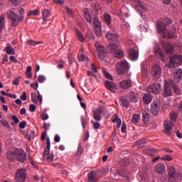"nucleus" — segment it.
<instances>
[{
    "instance_id": "obj_1",
    "label": "nucleus",
    "mask_w": 182,
    "mask_h": 182,
    "mask_svg": "<svg viewBox=\"0 0 182 182\" xmlns=\"http://www.w3.org/2000/svg\"><path fill=\"white\" fill-rule=\"evenodd\" d=\"M6 159L11 163L18 161L23 164L27 159L26 153L21 149H14L13 151H8Z\"/></svg>"
},
{
    "instance_id": "obj_2",
    "label": "nucleus",
    "mask_w": 182,
    "mask_h": 182,
    "mask_svg": "<svg viewBox=\"0 0 182 182\" xmlns=\"http://www.w3.org/2000/svg\"><path fill=\"white\" fill-rule=\"evenodd\" d=\"M7 16L11 21L12 27L17 26L23 21V16H18L13 9L7 11Z\"/></svg>"
},
{
    "instance_id": "obj_3",
    "label": "nucleus",
    "mask_w": 182,
    "mask_h": 182,
    "mask_svg": "<svg viewBox=\"0 0 182 182\" xmlns=\"http://www.w3.org/2000/svg\"><path fill=\"white\" fill-rule=\"evenodd\" d=\"M173 23L171 19L164 17L158 20L157 21V31L159 33H165L167 31V27Z\"/></svg>"
},
{
    "instance_id": "obj_4",
    "label": "nucleus",
    "mask_w": 182,
    "mask_h": 182,
    "mask_svg": "<svg viewBox=\"0 0 182 182\" xmlns=\"http://www.w3.org/2000/svg\"><path fill=\"white\" fill-rule=\"evenodd\" d=\"M46 144H47V146L43 151V160L46 161L48 163H51L54 160V155H53V153L50 152V140L49 138L46 139Z\"/></svg>"
},
{
    "instance_id": "obj_5",
    "label": "nucleus",
    "mask_w": 182,
    "mask_h": 182,
    "mask_svg": "<svg viewBox=\"0 0 182 182\" xmlns=\"http://www.w3.org/2000/svg\"><path fill=\"white\" fill-rule=\"evenodd\" d=\"M169 182H180L181 181L182 176L180 171H176L173 166L169 168L168 171Z\"/></svg>"
},
{
    "instance_id": "obj_6",
    "label": "nucleus",
    "mask_w": 182,
    "mask_h": 182,
    "mask_svg": "<svg viewBox=\"0 0 182 182\" xmlns=\"http://www.w3.org/2000/svg\"><path fill=\"white\" fill-rule=\"evenodd\" d=\"M27 177V171L25 168H19L15 174V182H24Z\"/></svg>"
},
{
    "instance_id": "obj_7",
    "label": "nucleus",
    "mask_w": 182,
    "mask_h": 182,
    "mask_svg": "<svg viewBox=\"0 0 182 182\" xmlns=\"http://www.w3.org/2000/svg\"><path fill=\"white\" fill-rule=\"evenodd\" d=\"M129 69V64L125 60L120 62L116 65V70L119 75H124Z\"/></svg>"
},
{
    "instance_id": "obj_8",
    "label": "nucleus",
    "mask_w": 182,
    "mask_h": 182,
    "mask_svg": "<svg viewBox=\"0 0 182 182\" xmlns=\"http://www.w3.org/2000/svg\"><path fill=\"white\" fill-rule=\"evenodd\" d=\"M182 63V56L175 55L170 59L169 68H174L181 65Z\"/></svg>"
},
{
    "instance_id": "obj_9",
    "label": "nucleus",
    "mask_w": 182,
    "mask_h": 182,
    "mask_svg": "<svg viewBox=\"0 0 182 182\" xmlns=\"http://www.w3.org/2000/svg\"><path fill=\"white\" fill-rule=\"evenodd\" d=\"M162 87L161 84H154L150 85L146 89V92L149 93H154L155 95L160 94L161 92Z\"/></svg>"
},
{
    "instance_id": "obj_10",
    "label": "nucleus",
    "mask_w": 182,
    "mask_h": 182,
    "mask_svg": "<svg viewBox=\"0 0 182 182\" xmlns=\"http://www.w3.org/2000/svg\"><path fill=\"white\" fill-rule=\"evenodd\" d=\"M95 47L97 50V55L100 60H103V59L105 57V48L100 45L99 43H95Z\"/></svg>"
},
{
    "instance_id": "obj_11",
    "label": "nucleus",
    "mask_w": 182,
    "mask_h": 182,
    "mask_svg": "<svg viewBox=\"0 0 182 182\" xmlns=\"http://www.w3.org/2000/svg\"><path fill=\"white\" fill-rule=\"evenodd\" d=\"M133 3L137 12L143 14L146 11V7L141 0H133Z\"/></svg>"
},
{
    "instance_id": "obj_12",
    "label": "nucleus",
    "mask_w": 182,
    "mask_h": 182,
    "mask_svg": "<svg viewBox=\"0 0 182 182\" xmlns=\"http://www.w3.org/2000/svg\"><path fill=\"white\" fill-rule=\"evenodd\" d=\"M133 82L131 80H124L119 82V87L123 90L129 89L132 87Z\"/></svg>"
},
{
    "instance_id": "obj_13",
    "label": "nucleus",
    "mask_w": 182,
    "mask_h": 182,
    "mask_svg": "<svg viewBox=\"0 0 182 182\" xmlns=\"http://www.w3.org/2000/svg\"><path fill=\"white\" fill-rule=\"evenodd\" d=\"M151 74L156 79H159L162 74V68L159 65L152 67Z\"/></svg>"
},
{
    "instance_id": "obj_14",
    "label": "nucleus",
    "mask_w": 182,
    "mask_h": 182,
    "mask_svg": "<svg viewBox=\"0 0 182 182\" xmlns=\"http://www.w3.org/2000/svg\"><path fill=\"white\" fill-rule=\"evenodd\" d=\"M173 95V92L171 91V84L170 83V80L168 82H165V85L164 88L163 95L164 97L171 96Z\"/></svg>"
},
{
    "instance_id": "obj_15",
    "label": "nucleus",
    "mask_w": 182,
    "mask_h": 182,
    "mask_svg": "<svg viewBox=\"0 0 182 182\" xmlns=\"http://www.w3.org/2000/svg\"><path fill=\"white\" fill-rule=\"evenodd\" d=\"M103 110V107L99 106L97 109L93 112V118L95 122H100Z\"/></svg>"
},
{
    "instance_id": "obj_16",
    "label": "nucleus",
    "mask_w": 182,
    "mask_h": 182,
    "mask_svg": "<svg viewBox=\"0 0 182 182\" xmlns=\"http://www.w3.org/2000/svg\"><path fill=\"white\" fill-rule=\"evenodd\" d=\"M106 39L109 42H117L118 41V36L115 34L114 31H107L105 35Z\"/></svg>"
},
{
    "instance_id": "obj_17",
    "label": "nucleus",
    "mask_w": 182,
    "mask_h": 182,
    "mask_svg": "<svg viewBox=\"0 0 182 182\" xmlns=\"http://www.w3.org/2000/svg\"><path fill=\"white\" fill-rule=\"evenodd\" d=\"M173 124L169 121L164 122V133H166L168 136H171V132H173Z\"/></svg>"
},
{
    "instance_id": "obj_18",
    "label": "nucleus",
    "mask_w": 182,
    "mask_h": 182,
    "mask_svg": "<svg viewBox=\"0 0 182 182\" xmlns=\"http://www.w3.org/2000/svg\"><path fill=\"white\" fill-rule=\"evenodd\" d=\"M105 84L106 88L108 89L109 91H111L113 93H114L115 90H117V85L113 82L106 80L105 82Z\"/></svg>"
},
{
    "instance_id": "obj_19",
    "label": "nucleus",
    "mask_w": 182,
    "mask_h": 182,
    "mask_svg": "<svg viewBox=\"0 0 182 182\" xmlns=\"http://www.w3.org/2000/svg\"><path fill=\"white\" fill-rule=\"evenodd\" d=\"M173 77L176 82H179L182 80V70L181 68H177L175 70L173 73Z\"/></svg>"
},
{
    "instance_id": "obj_20",
    "label": "nucleus",
    "mask_w": 182,
    "mask_h": 182,
    "mask_svg": "<svg viewBox=\"0 0 182 182\" xmlns=\"http://www.w3.org/2000/svg\"><path fill=\"white\" fill-rule=\"evenodd\" d=\"M129 58L132 60H136L139 58V53L134 49H129Z\"/></svg>"
},
{
    "instance_id": "obj_21",
    "label": "nucleus",
    "mask_w": 182,
    "mask_h": 182,
    "mask_svg": "<svg viewBox=\"0 0 182 182\" xmlns=\"http://www.w3.org/2000/svg\"><path fill=\"white\" fill-rule=\"evenodd\" d=\"M156 171L159 174H163L166 172V165L163 163L158 164L155 167Z\"/></svg>"
},
{
    "instance_id": "obj_22",
    "label": "nucleus",
    "mask_w": 182,
    "mask_h": 182,
    "mask_svg": "<svg viewBox=\"0 0 182 182\" xmlns=\"http://www.w3.org/2000/svg\"><path fill=\"white\" fill-rule=\"evenodd\" d=\"M170 83H171V89H173V93H175L176 95H181V90H180V88H178V86L176 85V83L174 82V81H173V80H170Z\"/></svg>"
},
{
    "instance_id": "obj_23",
    "label": "nucleus",
    "mask_w": 182,
    "mask_h": 182,
    "mask_svg": "<svg viewBox=\"0 0 182 182\" xmlns=\"http://www.w3.org/2000/svg\"><path fill=\"white\" fill-rule=\"evenodd\" d=\"M163 48L168 55L173 54V46L170 45V43H163Z\"/></svg>"
},
{
    "instance_id": "obj_24",
    "label": "nucleus",
    "mask_w": 182,
    "mask_h": 182,
    "mask_svg": "<svg viewBox=\"0 0 182 182\" xmlns=\"http://www.w3.org/2000/svg\"><path fill=\"white\" fill-rule=\"evenodd\" d=\"M151 110H152L153 114L155 116H157L159 111H160V109H161L159 103L154 102V103L151 104Z\"/></svg>"
},
{
    "instance_id": "obj_25",
    "label": "nucleus",
    "mask_w": 182,
    "mask_h": 182,
    "mask_svg": "<svg viewBox=\"0 0 182 182\" xmlns=\"http://www.w3.org/2000/svg\"><path fill=\"white\" fill-rule=\"evenodd\" d=\"M154 53L158 56L162 61L165 62V55L163 50L159 48H156Z\"/></svg>"
},
{
    "instance_id": "obj_26",
    "label": "nucleus",
    "mask_w": 182,
    "mask_h": 182,
    "mask_svg": "<svg viewBox=\"0 0 182 182\" xmlns=\"http://www.w3.org/2000/svg\"><path fill=\"white\" fill-rule=\"evenodd\" d=\"M129 97L132 102H138V95L136 94L134 92H129Z\"/></svg>"
},
{
    "instance_id": "obj_27",
    "label": "nucleus",
    "mask_w": 182,
    "mask_h": 182,
    "mask_svg": "<svg viewBox=\"0 0 182 182\" xmlns=\"http://www.w3.org/2000/svg\"><path fill=\"white\" fill-rule=\"evenodd\" d=\"M177 32V28L173 26L171 28V30L168 32V38H177V36H176V33Z\"/></svg>"
},
{
    "instance_id": "obj_28",
    "label": "nucleus",
    "mask_w": 182,
    "mask_h": 182,
    "mask_svg": "<svg viewBox=\"0 0 182 182\" xmlns=\"http://www.w3.org/2000/svg\"><path fill=\"white\" fill-rule=\"evenodd\" d=\"M103 17H104L105 23L107 25H110L111 23H112V16H111V15L108 13H105L103 14Z\"/></svg>"
},
{
    "instance_id": "obj_29",
    "label": "nucleus",
    "mask_w": 182,
    "mask_h": 182,
    "mask_svg": "<svg viewBox=\"0 0 182 182\" xmlns=\"http://www.w3.org/2000/svg\"><path fill=\"white\" fill-rule=\"evenodd\" d=\"M120 100L123 107L128 108L130 106L131 103L127 97H121Z\"/></svg>"
},
{
    "instance_id": "obj_30",
    "label": "nucleus",
    "mask_w": 182,
    "mask_h": 182,
    "mask_svg": "<svg viewBox=\"0 0 182 182\" xmlns=\"http://www.w3.org/2000/svg\"><path fill=\"white\" fill-rule=\"evenodd\" d=\"M119 164L123 167L128 166L130 164V160L127 158L122 159L119 161Z\"/></svg>"
},
{
    "instance_id": "obj_31",
    "label": "nucleus",
    "mask_w": 182,
    "mask_h": 182,
    "mask_svg": "<svg viewBox=\"0 0 182 182\" xmlns=\"http://www.w3.org/2000/svg\"><path fill=\"white\" fill-rule=\"evenodd\" d=\"M89 58L83 54V49H81V52L78 54V60L80 62L87 61Z\"/></svg>"
},
{
    "instance_id": "obj_32",
    "label": "nucleus",
    "mask_w": 182,
    "mask_h": 182,
    "mask_svg": "<svg viewBox=\"0 0 182 182\" xmlns=\"http://www.w3.org/2000/svg\"><path fill=\"white\" fill-rule=\"evenodd\" d=\"M88 182H97V179L93 171L88 173Z\"/></svg>"
},
{
    "instance_id": "obj_33",
    "label": "nucleus",
    "mask_w": 182,
    "mask_h": 182,
    "mask_svg": "<svg viewBox=\"0 0 182 182\" xmlns=\"http://www.w3.org/2000/svg\"><path fill=\"white\" fill-rule=\"evenodd\" d=\"M143 101L145 104H150L152 101V97L150 94H146L143 96Z\"/></svg>"
},
{
    "instance_id": "obj_34",
    "label": "nucleus",
    "mask_w": 182,
    "mask_h": 182,
    "mask_svg": "<svg viewBox=\"0 0 182 182\" xmlns=\"http://www.w3.org/2000/svg\"><path fill=\"white\" fill-rule=\"evenodd\" d=\"M75 35H77V39H78V41H80V42H81V43L85 42V37L82 34V33L80 31H79V30H75Z\"/></svg>"
},
{
    "instance_id": "obj_35",
    "label": "nucleus",
    "mask_w": 182,
    "mask_h": 182,
    "mask_svg": "<svg viewBox=\"0 0 182 182\" xmlns=\"http://www.w3.org/2000/svg\"><path fill=\"white\" fill-rule=\"evenodd\" d=\"M142 117H143V121L144 123L147 124L149 122V119L150 118V114L148 111H144L142 112Z\"/></svg>"
},
{
    "instance_id": "obj_36",
    "label": "nucleus",
    "mask_w": 182,
    "mask_h": 182,
    "mask_svg": "<svg viewBox=\"0 0 182 182\" xmlns=\"http://www.w3.org/2000/svg\"><path fill=\"white\" fill-rule=\"evenodd\" d=\"M92 21L94 25V28H99L101 26V21H100V19L97 17L95 16L92 18Z\"/></svg>"
},
{
    "instance_id": "obj_37",
    "label": "nucleus",
    "mask_w": 182,
    "mask_h": 182,
    "mask_svg": "<svg viewBox=\"0 0 182 182\" xmlns=\"http://www.w3.org/2000/svg\"><path fill=\"white\" fill-rule=\"evenodd\" d=\"M5 50L6 53L9 55L15 54V51L14 50L13 48L10 44H7V46L6 47Z\"/></svg>"
},
{
    "instance_id": "obj_38",
    "label": "nucleus",
    "mask_w": 182,
    "mask_h": 182,
    "mask_svg": "<svg viewBox=\"0 0 182 182\" xmlns=\"http://www.w3.org/2000/svg\"><path fill=\"white\" fill-rule=\"evenodd\" d=\"M94 33L95 35L100 38L102 36V28L100 27H94Z\"/></svg>"
},
{
    "instance_id": "obj_39",
    "label": "nucleus",
    "mask_w": 182,
    "mask_h": 182,
    "mask_svg": "<svg viewBox=\"0 0 182 182\" xmlns=\"http://www.w3.org/2000/svg\"><path fill=\"white\" fill-rule=\"evenodd\" d=\"M117 48H118V45L117 44H109L108 46H107V49L112 52V53H114L116 50H117Z\"/></svg>"
},
{
    "instance_id": "obj_40",
    "label": "nucleus",
    "mask_w": 182,
    "mask_h": 182,
    "mask_svg": "<svg viewBox=\"0 0 182 182\" xmlns=\"http://www.w3.org/2000/svg\"><path fill=\"white\" fill-rule=\"evenodd\" d=\"M128 172L127 171H122V170H116L115 173H114V176H120L122 177H125L126 174H127Z\"/></svg>"
},
{
    "instance_id": "obj_41",
    "label": "nucleus",
    "mask_w": 182,
    "mask_h": 182,
    "mask_svg": "<svg viewBox=\"0 0 182 182\" xmlns=\"http://www.w3.org/2000/svg\"><path fill=\"white\" fill-rule=\"evenodd\" d=\"M102 71L106 78H107L109 80H113L112 76L106 70L105 68H102Z\"/></svg>"
},
{
    "instance_id": "obj_42",
    "label": "nucleus",
    "mask_w": 182,
    "mask_h": 182,
    "mask_svg": "<svg viewBox=\"0 0 182 182\" xmlns=\"http://www.w3.org/2000/svg\"><path fill=\"white\" fill-rule=\"evenodd\" d=\"M113 55L116 58H122L123 57V52L121 50H117L113 53Z\"/></svg>"
},
{
    "instance_id": "obj_43",
    "label": "nucleus",
    "mask_w": 182,
    "mask_h": 182,
    "mask_svg": "<svg viewBox=\"0 0 182 182\" xmlns=\"http://www.w3.org/2000/svg\"><path fill=\"white\" fill-rule=\"evenodd\" d=\"M84 18H85L86 21H88V23H91L92 22V16L89 12H87V11L84 12Z\"/></svg>"
},
{
    "instance_id": "obj_44",
    "label": "nucleus",
    "mask_w": 182,
    "mask_h": 182,
    "mask_svg": "<svg viewBox=\"0 0 182 182\" xmlns=\"http://www.w3.org/2000/svg\"><path fill=\"white\" fill-rule=\"evenodd\" d=\"M50 15V13L49 10L45 9L43 12V21H47L49 16Z\"/></svg>"
},
{
    "instance_id": "obj_45",
    "label": "nucleus",
    "mask_w": 182,
    "mask_h": 182,
    "mask_svg": "<svg viewBox=\"0 0 182 182\" xmlns=\"http://www.w3.org/2000/svg\"><path fill=\"white\" fill-rule=\"evenodd\" d=\"M139 119H140V116L139 114H134L132 116L131 122L132 123L136 124L139 122Z\"/></svg>"
},
{
    "instance_id": "obj_46",
    "label": "nucleus",
    "mask_w": 182,
    "mask_h": 182,
    "mask_svg": "<svg viewBox=\"0 0 182 182\" xmlns=\"http://www.w3.org/2000/svg\"><path fill=\"white\" fill-rule=\"evenodd\" d=\"M141 73H142V76L144 77H146L148 73V70L146 67H144V63H141Z\"/></svg>"
},
{
    "instance_id": "obj_47",
    "label": "nucleus",
    "mask_w": 182,
    "mask_h": 182,
    "mask_svg": "<svg viewBox=\"0 0 182 182\" xmlns=\"http://www.w3.org/2000/svg\"><path fill=\"white\" fill-rule=\"evenodd\" d=\"M41 43H41V41H33V40H28L27 41V45H28L30 46H36L39 45Z\"/></svg>"
},
{
    "instance_id": "obj_48",
    "label": "nucleus",
    "mask_w": 182,
    "mask_h": 182,
    "mask_svg": "<svg viewBox=\"0 0 182 182\" xmlns=\"http://www.w3.org/2000/svg\"><path fill=\"white\" fill-rule=\"evenodd\" d=\"M178 116V114L176 112H171L170 113V118L171 122H176L177 120V117Z\"/></svg>"
},
{
    "instance_id": "obj_49",
    "label": "nucleus",
    "mask_w": 182,
    "mask_h": 182,
    "mask_svg": "<svg viewBox=\"0 0 182 182\" xmlns=\"http://www.w3.org/2000/svg\"><path fill=\"white\" fill-rule=\"evenodd\" d=\"M83 148L82 146V144L80 143L78 144V150H77V156H80L82 154Z\"/></svg>"
},
{
    "instance_id": "obj_50",
    "label": "nucleus",
    "mask_w": 182,
    "mask_h": 182,
    "mask_svg": "<svg viewBox=\"0 0 182 182\" xmlns=\"http://www.w3.org/2000/svg\"><path fill=\"white\" fill-rule=\"evenodd\" d=\"M39 12V10L38 9H35L33 11H30L28 13V16H35L36 15H38Z\"/></svg>"
},
{
    "instance_id": "obj_51",
    "label": "nucleus",
    "mask_w": 182,
    "mask_h": 182,
    "mask_svg": "<svg viewBox=\"0 0 182 182\" xmlns=\"http://www.w3.org/2000/svg\"><path fill=\"white\" fill-rule=\"evenodd\" d=\"M107 169L105 168H102L101 169L97 170V173L100 174L101 176H103L106 173H107Z\"/></svg>"
},
{
    "instance_id": "obj_52",
    "label": "nucleus",
    "mask_w": 182,
    "mask_h": 182,
    "mask_svg": "<svg viewBox=\"0 0 182 182\" xmlns=\"http://www.w3.org/2000/svg\"><path fill=\"white\" fill-rule=\"evenodd\" d=\"M159 150L156 149H149V155L151 156H155V155L158 153Z\"/></svg>"
},
{
    "instance_id": "obj_53",
    "label": "nucleus",
    "mask_w": 182,
    "mask_h": 182,
    "mask_svg": "<svg viewBox=\"0 0 182 182\" xmlns=\"http://www.w3.org/2000/svg\"><path fill=\"white\" fill-rule=\"evenodd\" d=\"M81 124L82 126V129H85L87 126V121L84 116L81 117Z\"/></svg>"
},
{
    "instance_id": "obj_54",
    "label": "nucleus",
    "mask_w": 182,
    "mask_h": 182,
    "mask_svg": "<svg viewBox=\"0 0 182 182\" xmlns=\"http://www.w3.org/2000/svg\"><path fill=\"white\" fill-rule=\"evenodd\" d=\"M38 97V96L34 92H33L31 94V99H32V101H33V103H37L38 102V101H37Z\"/></svg>"
},
{
    "instance_id": "obj_55",
    "label": "nucleus",
    "mask_w": 182,
    "mask_h": 182,
    "mask_svg": "<svg viewBox=\"0 0 182 182\" xmlns=\"http://www.w3.org/2000/svg\"><path fill=\"white\" fill-rule=\"evenodd\" d=\"M161 160L166 161H173V157L168 155H165L164 157L161 158Z\"/></svg>"
},
{
    "instance_id": "obj_56",
    "label": "nucleus",
    "mask_w": 182,
    "mask_h": 182,
    "mask_svg": "<svg viewBox=\"0 0 182 182\" xmlns=\"http://www.w3.org/2000/svg\"><path fill=\"white\" fill-rule=\"evenodd\" d=\"M4 22V17L3 16H0V33L2 31Z\"/></svg>"
},
{
    "instance_id": "obj_57",
    "label": "nucleus",
    "mask_w": 182,
    "mask_h": 182,
    "mask_svg": "<svg viewBox=\"0 0 182 182\" xmlns=\"http://www.w3.org/2000/svg\"><path fill=\"white\" fill-rule=\"evenodd\" d=\"M46 80V77L43 76V75H39L38 77V81L40 83L44 82Z\"/></svg>"
},
{
    "instance_id": "obj_58",
    "label": "nucleus",
    "mask_w": 182,
    "mask_h": 182,
    "mask_svg": "<svg viewBox=\"0 0 182 182\" xmlns=\"http://www.w3.org/2000/svg\"><path fill=\"white\" fill-rule=\"evenodd\" d=\"M1 123L2 126H4V127H10L9 124L5 119H1Z\"/></svg>"
},
{
    "instance_id": "obj_59",
    "label": "nucleus",
    "mask_w": 182,
    "mask_h": 182,
    "mask_svg": "<svg viewBox=\"0 0 182 182\" xmlns=\"http://www.w3.org/2000/svg\"><path fill=\"white\" fill-rule=\"evenodd\" d=\"M121 132L122 133H126L127 132V125L125 123H123L121 127Z\"/></svg>"
},
{
    "instance_id": "obj_60",
    "label": "nucleus",
    "mask_w": 182,
    "mask_h": 182,
    "mask_svg": "<svg viewBox=\"0 0 182 182\" xmlns=\"http://www.w3.org/2000/svg\"><path fill=\"white\" fill-rule=\"evenodd\" d=\"M26 126V122L25 121H23L19 124L20 129H25Z\"/></svg>"
},
{
    "instance_id": "obj_61",
    "label": "nucleus",
    "mask_w": 182,
    "mask_h": 182,
    "mask_svg": "<svg viewBox=\"0 0 182 182\" xmlns=\"http://www.w3.org/2000/svg\"><path fill=\"white\" fill-rule=\"evenodd\" d=\"M43 129H44V130H46V132H47V130H49V129H50V124L44 123L43 126Z\"/></svg>"
},
{
    "instance_id": "obj_62",
    "label": "nucleus",
    "mask_w": 182,
    "mask_h": 182,
    "mask_svg": "<svg viewBox=\"0 0 182 182\" xmlns=\"http://www.w3.org/2000/svg\"><path fill=\"white\" fill-rule=\"evenodd\" d=\"M29 109L31 112H34L36 109V105H31L30 107H29Z\"/></svg>"
},
{
    "instance_id": "obj_63",
    "label": "nucleus",
    "mask_w": 182,
    "mask_h": 182,
    "mask_svg": "<svg viewBox=\"0 0 182 182\" xmlns=\"http://www.w3.org/2000/svg\"><path fill=\"white\" fill-rule=\"evenodd\" d=\"M20 98L23 100L26 101L27 100V95H26V92H23V95L20 97Z\"/></svg>"
},
{
    "instance_id": "obj_64",
    "label": "nucleus",
    "mask_w": 182,
    "mask_h": 182,
    "mask_svg": "<svg viewBox=\"0 0 182 182\" xmlns=\"http://www.w3.org/2000/svg\"><path fill=\"white\" fill-rule=\"evenodd\" d=\"M31 87L32 88H34V89L37 90V88L38 87V83L37 82H36L35 84L31 83Z\"/></svg>"
}]
</instances>
